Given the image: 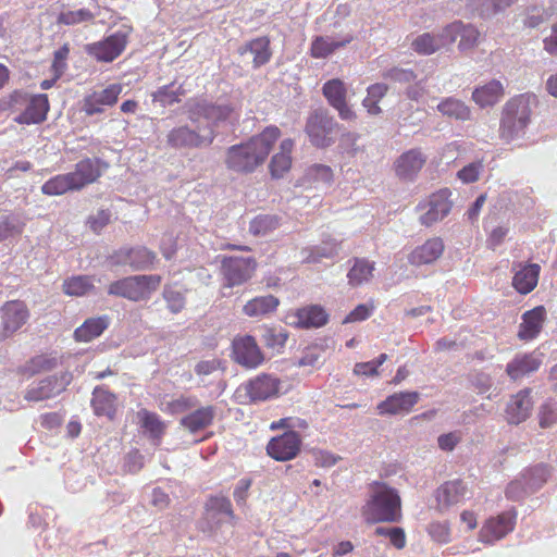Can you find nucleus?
Returning <instances> with one entry per match:
<instances>
[{
  "label": "nucleus",
  "mask_w": 557,
  "mask_h": 557,
  "mask_svg": "<svg viewBox=\"0 0 557 557\" xmlns=\"http://www.w3.org/2000/svg\"><path fill=\"white\" fill-rule=\"evenodd\" d=\"M322 94L329 104L338 112V116L343 121H352L356 119V113L347 103V88L343 81L339 78L327 81L322 87Z\"/></svg>",
  "instance_id": "a211bd4d"
},
{
  "label": "nucleus",
  "mask_w": 557,
  "mask_h": 557,
  "mask_svg": "<svg viewBox=\"0 0 557 557\" xmlns=\"http://www.w3.org/2000/svg\"><path fill=\"white\" fill-rule=\"evenodd\" d=\"M338 127V123L326 109L318 108L307 116L305 133L313 147L325 149L335 144Z\"/></svg>",
  "instance_id": "423d86ee"
},
{
  "label": "nucleus",
  "mask_w": 557,
  "mask_h": 557,
  "mask_svg": "<svg viewBox=\"0 0 557 557\" xmlns=\"http://www.w3.org/2000/svg\"><path fill=\"white\" fill-rule=\"evenodd\" d=\"M462 29V22L455 21L448 24L443 28L441 34H437L438 38L442 41V48L446 45H450L456 41V39L460 36V30Z\"/></svg>",
  "instance_id": "774afa93"
},
{
  "label": "nucleus",
  "mask_w": 557,
  "mask_h": 557,
  "mask_svg": "<svg viewBox=\"0 0 557 557\" xmlns=\"http://www.w3.org/2000/svg\"><path fill=\"white\" fill-rule=\"evenodd\" d=\"M553 14L550 8H545L543 4H531L524 10L522 23L528 28H536L548 22Z\"/></svg>",
  "instance_id": "c03bdc74"
},
{
  "label": "nucleus",
  "mask_w": 557,
  "mask_h": 557,
  "mask_svg": "<svg viewBox=\"0 0 557 557\" xmlns=\"http://www.w3.org/2000/svg\"><path fill=\"white\" fill-rule=\"evenodd\" d=\"M428 157L420 148H412L403 152L394 162L396 176L403 182H413L421 169L424 166Z\"/></svg>",
  "instance_id": "6ab92c4d"
},
{
  "label": "nucleus",
  "mask_w": 557,
  "mask_h": 557,
  "mask_svg": "<svg viewBox=\"0 0 557 557\" xmlns=\"http://www.w3.org/2000/svg\"><path fill=\"white\" fill-rule=\"evenodd\" d=\"M110 319L108 315L89 318L74 331V338L76 342L88 343L99 337L108 329Z\"/></svg>",
  "instance_id": "473e14b6"
},
{
  "label": "nucleus",
  "mask_w": 557,
  "mask_h": 557,
  "mask_svg": "<svg viewBox=\"0 0 557 557\" xmlns=\"http://www.w3.org/2000/svg\"><path fill=\"white\" fill-rule=\"evenodd\" d=\"M156 258V253L146 247H123L113 252L110 261L114 265H129L135 271H144L153 264Z\"/></svg>",
  "instance_id": "dca6fc26"
},
{
  "label": "nucleus",
  "mask_w": 557,
  "mask_h": 557,
  "mask_svg": "<svg viewBox=\"0 0 557 557\" xmlns=\"http://www.w3.org/2000/svg\"><path fill=\"white\" fill-rule=\"evenodd\" d=\"M549 475L550 470L544 463L529 467L507 485L506 497L512 502L522 500L542 488Z\"/></svg>",
  "instance_id": "6e6552de"
},
{
  "label": "nucleus",
  "mask_w": 557,
  "mask_h": 557,
  "mask_svg": "<svg viewBox=\"0 0 557 557\" xmlns=\"http://www.w3.org/2000/svg\"><path fill=\"white\" fill-rule=\"evenodd\" d=\"M323 355L322 347L318 345L308 346L304 349L302 356L298 360L300 367H315Z\"/></svg>",
  "instance_id": "0e129e2a"
},
{
  "label": "nucleus",
  "mask_w": 557,
  "mask_h": 557,
  "mask_svg": "<svg viewBox=\"0 0 557 557\" xmlns=\"http://www.w3.org/2000/svg\"><path fill=\"white\" fill-rule=\"evenodd\" d=\"M168 309L172 313L181 312L186 304L185 292L177 285H165L162 292Z\"/></svg>",
  "instance_id": "8fccbe9b"
},
{
  "label": "nucleus",
  "mask_w": 557,
  "mask_h": 557,
  "mask_svg": "<svg viewBox=\"0 0 557 557\" xmlns=\"http://www.w3.org/2000/svg\"><path fill=\"white\" fill-rule=\"evenodd\" d=\"M288 333L283 329H264L262 332V341L268 348L276 351L285 346Z\"/></svg>",
  "instance_id": "864d4df0"
},
{
  "label": "nucleus",
  "mask_w": 557,
  "mask_h": 557,
  "mask_svg": "<svg viewBox=\"0 0 557 557\" xmlns=\"http://www.w3.org/2000/svg\"><path fill=\"white\" fill-rule=\"evenodd\" d=\"M215 416L213 406L198 408L181 419V425L191 433L199 432L211 425Z\"/></svg>",
  "instance_id": "f704fd0d"
},
{
  "label": "nucleus",
  "mask_w": 557,
  "mask_h": 557,
  "mask_svg": "<svg viewBox=\"0 0 557 557\" xmlns=\"http://www.w3.org/2000/svg\"><path fill=\"white\" fill-rule=\"evenodd\" d=\"M95 14L86 8H82L75 11H61L57 17V24L73 26L81 23L92 22Z\"/></svg>",
  "instance_id": "3c124183"
},
{
  "label": "nucleus",
  "mask_w": 557,
  "mask_h": 557,
  "mask_svg": "<svg viewBox=\"0 0 557 557\" xmlns=\"http://www.w3.org/2000/svg\"><path fill=\"white\" fill-rule=\"evenodd\" d=\"M541 268L536 263H529L521 267L512 277V286L520 294L527 295L531 293L539 281Z\"/></svg>",
  "instance_id": "2f4dec72"
},
{
  "label": "nucleus",
  "mask_w": 557,
  "mask_h": 557,
  "mask_svg": "<svg viewBox=\"0 0 557 557\" xmlns=\"http://www.w3.org/2000/svg\"><path fill=\"white\" fill-rule=\"evenodd\" d=\"M467 10L474 16L490 18L503 9L496 0H468Z\"/></svg>",
  "instance_id": "de8ad7c7"
},
{
  "label": "nucleus",
  "mask_w": 557,
  "mask_h": 557,
  "mask_svg": "<svg viewBox=\"0 0 557 557\" xmlns=\"http://www.w3.org/2000/svg\"><path fill=\"white\" fill-rule=\"evenodd\" d=\"M296 318V325L300 329L320 327L327 322L326 312L317 305L299 309Z\"/></svg>",
  "instance_id": "e433bc0d"
},
{
  "label": "nucleus",
  "mask_w": 557,
  "mask_h": 557,
  "mask_svg": "<svg viewBox=\"0 0 557 557\" xmlns=\"http://www.w3.org/2000/svg\"><path fill=\"white\" fill-rule=\"evenodd\" d=\"M374 262L364 258H355L354 265L349 270L347 277L351 286H358L370 281L373 276Z\"/></svg>",
  "instance_id": "a19ab883"
},
{
  "label": "nucleus",
  "mask_w": 557,
  "mask_h": 557,
  "mask_svg": "<svg viewBox=\"0 0 557 557\" xmlns=\"http://www.w3.org/2000/svg\"><path fill=\"white\" fill-rule=\"evenodd\" d=\"M517 519V511L511 508L498 515L496 518L488 519L480 531V540L483 543L492 544L503 539L513 530Z\"/></svg>",
  "instance_id": "aec40b11"
},
{
  "label": "nucleus",
  "mask_w": 557,
  "mask_h": 557,
  "mask_svg": "<svg viewBox=\"0 0 557 557\" xmlns=\"http://www.w3.org/2000/svg\"><path fill=\"white\" fill-rule=\"evenodd\" d=\"M94 288V281L88 275H76L63 282L62 290L69 296L82 297Z\"/></svg>",
  "instance_id": "49530a36"
},
{
  "label": "nucleus",
  "mask_w": 557,
  "mask_h": 557,
  "mask_svg": "<svg viewBox=\"0 0 557 557\" xmlns=\"http://www.w3.org/2000/svg\"><path fill=\"white\" fill-rule=\"evenodd\" d=\"M341 240L335 238L324 239L320 245L313 246L309 250L307 260L309 262H320L323 258L332 259L341 250Z\"/></svg>",
  "instance_id": "a18cd8bd"
},
{
  "label": "nucleus",
  "mask_w": 557,
  "mask_h": 557,
  "mask_svg": "<svg viewBox=\"0 0 557 557\" xmlns=\"http://www.w3.org/2000/svg\"><path fill=\"white\" fill-rule=\"evenodd\" d=\"M129 33V30L119 29L103 40L88 44L85 50L97 61L112 62L125 50Z\"/></svg>",
  "instance_id": "f8f14e48"
},
{
  "label": "nucleus",
  "mask_w": 557,
  "mask_h": 557,
  "mask_svg": "<svg viewBox=\"0 0 557 557\" xmlns=\"http://www.w3.org/2000/svg\"><path fill=\"white\" fill-rule=\"evenodd\" d=\"M116 396L104 385L96 386L92 391L91 407L98 417L104 416L113 419L115 414Z\"/></svg>",
  "instance_id": "7c9ffc66"
},
{
  "label": "nucleus",
  "mask_w": 557,
  "mask_h": 557,
  "mask_svg": "<svg viewBox=\"0 0 557 557\" xmlns=\"http://www.w3.org/2000/svg\"><path fill=\"white\" fill-rule=\"evenodd\" d=\"M533 401L531 391L525 388L512 396L506 407V419L511 424H519L528 419Z\"/></svg>",
  "instance_id": "a878e982"
},
{
  "label": "nucleus",
  "mask_w": 557,
  "mask_h": 557,
  "mask_svg": "<svg viewBox=\"0 0 557 557\" xmlns=\"http://www.w3.org/2000/svg\"><path fill=\"white\" fill-rule=\"evenodd\" d=\"M467 486L461 480H454L443 483L435 491L437 509L443 512L465 499Z\"/></svg>",
  "instance_id": "5701e85b"
},
{
  "label": "nucleus",
  "mask_w": 557,
  "mask_h": 557,
  "mask_svg": "<svg viewBox=\"0 0 557 557\" xmlns=\"http://www.w3.org/2000/svg\"><path fill=\"white\" fill-rule=\"evenodd\" d=\"M301 444V437L297 432H284L269 441L267 453L277 461H288L297 457Z\"/></svg>",
  "instance_id": "f3484780"
},
{
  "label": "nucleus",
  "mask_w": 557,
  "mask_h": 557,
  "mask_svg": "<svg viewBox=\"0 0 557 557\" xmlns=\"http://www.w3.org/2000/svg\"><path fill=\"white\" fill-rule=\"evenodd\" d=\"M411 48L419 54L428 55L440 50L442 41L437 34L424 33L413 39Z\"/></svg>",
  "instance_id": "09e8293b"
},
{
  "label": "nucleus",
  "mask_w": 557,
  "mask_h": 557,
  "mask_svg": "<svg viewBox=\"0 0 557 557\" xmlns=\"http://www.w3.org/2000/svg\"><path fill=\"white\" fill-rule=\"evenodd\" d=\"M545 317L546 310L543 306L525 311L519 325L518 337L522 341L534 339L542 330Z\"/></svg>",
  "instance_id": "cd10ccee"
},
{
  "label": "nucleus",
  "mask_w": 557,
  "mask_h": 557,
  "mask_svg": "<svg viewBox=\"0 0 557 557\" xmlns=\"http://www.w3.org/2000/svg\"><path fill=\"white\" fill-rule=\"evenodd\" d=\"M25 223L17 213L0 218V243L14 239L23 233Z\"/></svg>",
  "instance_id": "37998d69"
},
{
  "label": "nucleus",
  "mask_w": 557,
  "mask_h": 557,
  "mask_svg": "<svg viewBox=\"0 0 557 557\" xmlns=\"http://www.w3.org/2000/svg\"><path fill=\"white\" fill-rule=\"evenodd\" d=\"M232 357L237 364L248 370L257 369L265 360L255 337L250 335L239 336L233 339Z\"/></svg>",
  "instance_id": "2eb2a0df"
},
{
  "label": "nucleus",
  "mask_w": 557,
  "mask_h": 557,
  "mask_svg": "<svg viewBox=\"0 0 557 557\" xmlns=\"http://www.w3.org/2000/svg\"><path fill=\"white\" fill-rule=\"evenodd\" d=\"M450 195V190L444 188L432 194L424 202H420L417 210H425L419 218L420 223L429 227L447 216L453 207Z\"/></svg>",
  "instance_id": "4468645a"
},
{
  "label": "nucleus",
  "mask_w": 557,
  "mask_h": 557,
  "mask_svg": "<svg viewBox=\"0 0 557 557\" xmlns=\"http://www.w3.org/2000/svg\"><path fill=\"white\" fill-rule=\"evenodd\" d=\"M460 40L458 48L460 51H468L473 49L480 38V32L478 28L471 24H463L462 23V29L460 30Z\"/></svg>",
  "instance_id": "6e6d98bb"
},
{
  "label": "nucleus",
  "mask_w": 557,
  "mask_h": 557,
  "mask_svg": "<svg viewBox=\"0 0 557 557\" xmlns=\"http://www.w3.org/2000/svg\"><path fill=\"white\" fill-rule=\"evenodd\" d=\"M444 248L445 246L442 238H430L411 251L408 257V261L410 264L416 267L431 264L443 255Z\"/></svg>",
  "instance_id": "393cba45"
},
{
  "label": "nucleus",
  "mask_w": 557,
  "mask_h": 557,
  "mask_svg": "<svg viewBox=\"0 0 557 557\" xmlns=\"http://www.w3.org/2000/svg\"><path fill=\"white\" fill-rule=\"evenodd\" d=\"M354 40L351 34L345 35L342 39H334L330 36H317L310 46V55L315 59H325L336 50L346 47Z\"/></svg>",
  "instance_id": "c85d7f7f"
},
{
  "label": "nucleus",
  "mask_w": 557,
  "mask_h": 557,
  "mask_svg": "<svg viewBox=\"0 0 557 557\" xmlns=\"http://www.w3.org/2000/svg\"><path fill=\"white\" fill-rule=\"evenodd\" d=\"M195 125L194 128L187 124L173 127L166 134V145L175 150H190L211 146L212 136H206L201 126Z\"/></svg>",
  "instance_id": "9d476101"
},
{
  "label": "nucleus",
  "mask_w": 557,
  "mask_h": 557,
  "mask_svg": "<svg viewBox=\"0 0 557 557\" xmlns=\"http://www.w3.org/2000/svg\"><path fill=\"white\" fill-rule=\"evenodd\" d=\"M238 53L240 55H245L246 53H250L253 55L252 63L253 67L258 69L262 65L267 64L272 57V51L270 49V39L267 36L253 38L240 47H238Z\"/></svg>",
  "instance_id": "c756f323"
},
{
  "label": "nucleus",
  "mask_w": 557,
  "mask_h": 557,
  "mask_svg": "<svg viewBox=\"0 0 557 557\" xmlns=\"http://www.w3.org/2000/svg\"><path fill=\"white\" fill-rule=\"evenodd\" d=\"M308 428V422L305 419L300 418H282L277 421H273L270 425L271 430H280L285 429L286 432H296L295 429H301L305 430Z\"/></svg>",
  "instance_id": "69168bd1"
},
{
  "label": "nucleus",
  "mask_w": 557,
  "mask_h": 557,
  "mask_svg": "<svg viewBox=\"0 0 557 557\" xmlns=\"http://www.w3.org/2000/svg\"><path fill=\"white\" fill-rule=\"evenodd\" d=\"M385 79H389L396 83H411L416 79L417 75L412 70L401 69V67H392L383 72L382 75Z\"/></svg>",
  "instance_id": "680f3d73"
},
{
  "label": "nucleus",
  "mask_w": 557,
  "mask_h": 557,
  "mask_svg": "<svg viewBox=\"0 0 557 557\" xmlns=\"http://www.w3.org/2000/svg\"><path fill=\"white\" fill-rule=\"evenodd\" d=\"M183 111L193 124L201 126L206 136H218V128L232 121L234 106L228 101H212L207 97H191L183 106Z\"/></svg>",
  "instance_id": "f03ea898"
},
{
  "label": "nucleus",
  "mask_w": 557,
  "mask_h": 557,
  "mask_svg": "<svg viewBox=\"0 0 557 557\" xmlns=\"http://www.w3.org/2000/svg\"><path fill=\"white\" fill-rule=\"evenodd\" d=\"M418 392H400L388 396L377 405L380 414H399L408 413L419 401Z\"/></svg>",
  "instance_id": "b1692460"
},
{
  "label": "nucleus",
  "mask_w": 557,
  "mask_h": 557,
  "mask_svg": "<svg viewBox=\"0 0 557 557\" xmlns=\"http://www.w3.org/2000/svg\"><path fill=\"white\" fill-rule=\"evenodd\" d=\"M186 95L183 85H176L175 82L159 87L151 94L152 102L159 103L161 107H170L181 102L182 97Z\"/></svg>",
  "instance_id": "58836bf2"
},
{
  "label": "nucleus",
  "mask_w": 557,
  "mask_h": 557,
  "mask_svg": "<svg viewBox=\"0 0 557 557\" xmlns=\"http://www.w3.org/2000/svg\"><path fill=\"white\" fill-rule=\"evenodd\" d=\"M122 90L123 86L121 84H111L107 88L94 91L90 95L96 99V102H100V104L106 107L115 104Z\"/></svg>",
  "instance_id": "4d7b16f0"
},
{
  "label": "nucleus",
  "mask_w": 557,
  "mask_h": 557,
  "mask_svg": "<svg viewBox=\"0 0 557 557\" xmlns=\"http://www.w3.org/2000/svg\"><path fill=\"white\" fill-rule=\"evenodd\" d=\"M308 177L315 183L330 185L333 181V170L325 164H313L308 169Z\"/></svg>",
  "instance_id": "052dcab7"
},
{
  "label": "nucleus",
  "mask_w": 557,
  "mask_h": 557,
  "mask_svg": "<svg viewBox=\"0 0 557 557\" xmlns=\"http://www.w3.org/2000/svg\"><path fill=\"white\" fill-rule=\"evenodd\" d=\"M281 381L268 373H260L242 383L234 392L238 405L258 404L275 398L280 394Z\"/></svg>",
  "instance_id": "39448f33"
},
{
  "label": "nucleus",
  "mask_w": 557,
  "mask_h": 557,
  "mask_svg": "<svg viewBox=\"0 0 557 557\" xmlns=\"http://www.w3.org/2000/svg\"><path fill=\"white\" fill-rule=\"evenodd\" d=\"M280 136V128L270 125L248 141L228 147L225 159L226 168L240 174L252 173L265 161Z\"/></svg>",
  "instance_id": "f257e3e1"
},
{
  "label": "nucleus",
  "mask_w": 557,
  "mask_h": 557,
  "mask_svg": "<svg viewBox=\"0 0 557 557\" xmlns=\"http://www.w3.org/2000/svg\"><path fill=\"white\" fill-rule=\"evenodd\" d=\"M281 216L276 214H259L249 224V232L255 236H267L281 226Z\"/></svg>",
  "instance_id": "79ce46f5"
},
{
  "label": "nucleus",
  "mask_w": 557,
  "mask_h": 557,
  "mask_svg": "<svg viewBox=\"0 0 557 557\" xmlns=\"http://www.w3.org/2000/svg\"><path fill=\"white\" fill-rule=\"evenodd\" d=\"M160 284L161 276L157 274L132 275L112 282L108 287V294L137 302L148 300Z\"/></svg>",
  "instance_id": "0eeeda50"
},
{
  "label": "nucleus",
  "mask_w": 557,
  "mask_h": 557,
  "mask_svg": "<svg viewBox=\"0 0 557 557\" xmlns=\"http://www.w3.org/2000/svg\"><path fill=\"white\" fill-rule=\"evenodd\" d=\"M73 375L69 371L48 375L29 386L24 395L28 401H44L59 396L71 384Z\"/></svg>",
  "instance_id": "9b49d317"
},
{
  "label": "nucleus",
  "mask_w": 557,
  "mask_h": 557,
  "mask_svg": "<svg viewBox=\"0 0 557 557\" xmlns=\"http://www.w3.org/2000/svg\"><path fill=\"white\" fill-rule=\"evenodd\" d=\"M280 305L273 295L258 296L249 300L243 308L246 315L257 318L274 312Z\"/></svg>",
  "instance_id": "4c0bfd02"
},
{
  "label": "nucleus",
  "mask_w": 557,
  "mask_h": 557,
  "mask_svg": "<svg viewBox=\"0 0 557 557\" xmlns=\"http://www.w3.org/2000/svg\"><path fill=\"white\" fill-rule=\"evenodd\" d=\"M257 268L252 257H225L221 262L223 288L239 286L251 278Z\"/></svg>",
  "instance_id": "1a4fd4ad"
},
{
  "label": "nucleus",
  "mask_w": 557,
  "mask_h": 557,
  "mask_svg": "<svg viewBox=\"0 0 557 557\" xmlns=\"http://www.w3.org/2000/svg\"><path fill=\"white\" fill-rule=\"evenodd\" d=\"M557 422V401L544 403L540 410V425L549 428Z\"/></svg>",
  "instance_id": "e2e57ef3"
},
{
  "label": "nucleus",
  "mask_w": 557,
  "mask_h": 557,
  "mask_svg": "<svg viewBox=\"0 0 557 557\" xmlns=\"http://www.w3.org/2000/svg\"><path fill=\"white\" fill-rule=\"evenodd\" d=\"M108 166V163L99 158H85L77 162L74 171L70 172L76 189L79 190L96 182Z\"/></svg>",
  "instance_id": "412c9836"
},
{
  "label": "nucleus",
  "mask_w": 557,
  "mask_h": 557,
  "mask_svg": "<svg viewBox=\"0 0 557 557\" xmlns=\"http://www.w3.org/2000/svg\"><path fill=\"white\" fill-rule=\"evenodd\" d=\"M504 95V87L499 81L492 79L487 84L476 87L472 92V100L480 107L486 108L497 103Z\"/></svg>",
  "instance_id": "72a5a7b5"
},
{
  "label": "nucleus",
  "mask_w": 557,
  "mask_h": 557,
  "mask_svg": "<svg viewBox=\"0 0 557 557\" xmlns=\"http://www.w3.org/2000/svg\"><path fill=\"white\" fill-rule=\"evenodd\" d=\"M69 53L70 47L67 44L63 45L53 53L52 70L57 78H60L67 67L66 59Z\"/></svg>",
  "instance_id": "338daca9"
},
{
  "label": "nucleus",
  "mask_w": 557,
  "mask_h": 557,
  "mask_svg": "<svg viewBox=\"0 0 557 557\" xmlns=\"http://www.w3.org/2000/svg\"><path fill=\"white\" fill-rule=\"evenodd\" d=\"M143 428L153 441H159L164 433V425L158 414L149 411H143Z\"/></svg>",
  "instance_id": "5fc2aeb1"
},
{
  "label": "nucleus",
  "mask_w": 557,
  "mask_h": 557,
  "mask_svg": "<svg viewBox=\"0 0 557 557\" xmlns=\"http://www.w3.org/2000/svg\"><path fill=\"white\" fill-rule=\"evenodd\" d=\"M372 492L362 508L364 520L370 523L399 522L401 499L398 491L383 482H373Z\"/></svg>",
  "instance_id": "7ed1b4c3"
},
{
  "label": "nucleus",
  "mask_w": 557,
  "mask_h": 557,
  "mask_svg": "<svg viewBox=\"0 0 557 557\" xmlns=\"http://www.w3.org/2000/svg\"><path fill=\"white\" fill-rule=\"evenodd\" d=\"M292 165V157L285 153H275L270 162V172L272 177L280 178L286 173Z\"/></svg>",
  "instance_id": "bf43d9fd"
},
{
  "label": "nucleus",
  "mask_w": 557,
  "mask_h": 557,
  "mask_svg": "<svg viewBox=\"0 0 557 557\" xmlns=\"http://www.w3.org/2000/svg\"><path fill=\"white\" fill-rule=\"evenodd\" d=\"M543 362V355L536 350L525 354H517L506 366V373L513 380H520L537 371Z\"/></svg>",
  "instance_id": "4be33fe9"
},
{
  "label": "nucleus",
  "mask_w": 557,
  "mask_h": 557,
  "mask_svg": "<svg viewBox=\"0 0 557 557\" xmlns=\"http://www.w3.org/2000/svg\"><path fill=\"white\" fill-rule=\"evenodd\" d=\"M207 512L211 519H215V515H224L228 518L234 517L232 503L225 496H211L207 503Z\"/></svg>",
  "instance_id": "603ef678"
},
{
  "label": "nucleus",
  "mask_w": 557,
  "mask_h": 557,
  "mask_svg": "<svg viewBox=\"0 0 557 557\" xmlns=\"http://www.w3.org/2000/svg\"><path fill=\"white\" fill-rule=\"evenodd\" d=\"M532 102L535 97L519 95L508 100L503 109L499 136L510 143L524 135L531 122Z\"/></svg>",
  "instance_id": "20e7f679"
},
{
  "label": "nucleus",
  "mask_w": 557,
  "mask_h": 557,
  "mask_svg": "<svg viewBox=\"0 0 557 557\" xmlns=\"http://www.w3.org/2000/svg\"><path fill=\"white\" fill-rule=\"evenodd\" d=\"M48 111V96L45 94L35 95L27 102L25 110L14 117V121L18 124H39L47 119Z\"/></svg>",
  "instance_id": "bb28decb"
},
{
  "label": "nucleus",
  "mask_w": 557,
  "mask_h": 557,
  "mask_svg": "<svg viewBox=\"0 0 557 557\" xmlns=\"http://www.w3.org/2000/svg\"><path fill=\"white\" fill-rule=\"evenodd\" d=\"M1 326L0 341H4L15 334L25 325L30 317L27 305L22 300H9L0 309Z\"/></svg>",
  "instance_id": "ddd939ff"
},
{
  "label": "nucleus",
  "mask_w": 557,
  "mask_h": 557,
  "mask_svg": "<svg viewBox=\"0 0 557 557\" xmlns=\"http://www.w3.org/2000/svg\"><path fill=\"white\" fill-rule=\"evenodd\" d=\"M436 110L448 119L456 121H468L471 117L470 108L460 99L455 97H446L436 106Z\"/></svg>",
  "instance_id": "c9c22d12"
},
{
  "label": "nucleus",
  "mask_w": 557,
  "mask_h": 557,
  "mask_svg": "<svg viewBox=\"0 0 557 557\" xmlns=\"http://www.w3.org/2000/svg\"><path fill=\"white\" fill-rule=\"evenodd\" d=\"M226 370V361L220 358H211L207 360H200L195 364L194 371L198 376H207L216 371L224 373Z\"/></svg>",
  "instance_id": "13d9d810"
},
{
  "label": "nucleus",
  "mask_w": 557,
  "mask_h": 557,
  "mask_svg": "<svg viewBox=\"0 0 557 557\" xmlns=\"http://www.w3.org/2000/svg\"><path fill=\"white\" fill-rule=\"evenodd\" d=\"M71 190H77L74 184V177L70 172L51 177L41 186V191L48 196H60Z\"/></svg>",
  "instance_id": "ea45409f"
}]
</instances>
